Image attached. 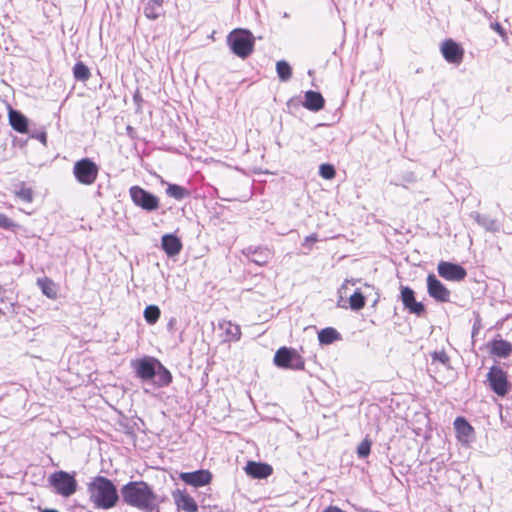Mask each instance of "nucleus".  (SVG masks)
I'll return each mask as SVG.
<instances>
[{
	"instance_id": "4",
	"label": "nucleus",
	"mask_w": 512,
	"mask_h": 512,
	"mask_svg": "<svg viewBox=\"0 0 512 512\" xmlns=\"http://www.w3.org/2000/svg\"><path fill=\"white\" fill-rule=\"evenodd\" d=\"M48 482L55 493L65 498L72 496L78 488L75 476L62 470L52 473Z\"/></svg>"
},
{
	"instance_id": "23",
	"label": "nucleus",
	"mask_w": 512,
	"mask_h": 512,
	"mask_svg": "<svg viewBox=\"0 0 512 512\" xmlns=\"http://www.w3.org/2000/svg\"><path fill=\"white\" fill-rule=\"evenodd\" d=\"M341 339V334L333 327H326L318 332V341L321 345H330Z\"/></svg>"
},
{
	"instance_id": "29",
	"label": "nucleus",
	"mask_w": 512,
	"mask_h": 512,
	"mask_svg": "<svg viewBox=\"0 0 512 512\" xmlns=\"http://www.w3.org/2000/svg\"><path fill=\"white\" fill-rule=\"evenodd\" d=\"M161 315V311L156 305H149L144 310V318L148 324H155Z\"/></svg>"
},
{
	"instance_id": "40",
	"label": "nucleus",
	"mask_w": 512,
	"mask_h": 512,
	"mask_svg": "<svg viewBox=\"0 0 512 512\" xmlns=\"http://www.w3.org/2000/svg\"><path fill=\"white\" fill-rule=\"evenodd\" d=\"M492 28L497 32L499 33L500 35L504 36V29L502 28V26L499 24V23H495L492 25Z\"/></svg>"
},
{
	"instance_id": "2",
	"label": "nucleus",
	"mask_w": 512,
	"mask_h": 512,
	"mask_svg": "<svg viewBox=\"0 0 512 512\" xmlns=\"http://www.w3.org/2000/svg\"><path fill=\"white\" fill-rule=\"evenodd\" d=\"M90 503L95 509L108 510L114 508L119 495L115 484L105 476H96L87 484Z\"/></svg>"
},
{
	"instance_id": "16",
	"label": "nucleus",
	"mask_w": 512,
	"mask_h": 512,
	"mask_svg": "<svg viewBox=\"0 0 512 512\" xmlns=\"http://www.w3.org/2000/svg\"><path fill=\"white\" fill-rule=\"evenodd\" d=\"M454 429L457 439L463 443H468L470 438L474 435V428L462 416L454 420Z\"/></svg>"
},
{
	"instance_id": "1",
	"label": "nucleus",
	"mask_w": 512,
	"mask_h": 512,
	"mask_svg": "<svg viewBox=\"0 0 512 512\" xmlns=\"http://www.w3.org/2000/svg\"><path fill=\"white\" fill-rule=\"evenodd\" d=\"M123 502L144 512H152L157 507V495L145 481H130L121 487Z\"/></svg>"
},
{
	"instance_id": "15",
	"label": "nucleus",
	"mask_w": 512,
	"mask_h": 512,
	"mask_svg": "<svg viewBox=\"0 0 512 512\" xmlns=\"http://www.w3.org/2000/svg\"><path fill=\"white\" fill-rule=\"evenodd\" d=\"M244 470L247 475L255 479H265L273 473V468L269 464L255 461H249Z\"/></svg>"
},
{
	"instance_id": "5",
	"label": "nucleus",
	"mask_w": 512,
	"mask_h": 512,
	"mask_svg": "<svg viewBox=\"0 0 512 512\" xmlns=\"http://www.w3.org/2000/svg\"><path fill=\"white\" fill-rule=\"evenodd\" d=\"M487 382L490 389L501 398L505 397L512 388L507 371L496 365L490 367Z\"/></svg>"
},
{
	"instance_id": "36",
	"label": "nucleus",
	"mask_w": 512,
	"mask_h": 512,
	"mask_svg": "<svg viewBox=\"0 0 512 512\" xmlns=\"http://www.w3.org/2000/svg\"><path fill=\"white\" fill-rule=\"evenodd\" d=\"M433 361H438L443 365H448L450 358L445 351H435L431 354Z\"/></svg>"
},
{
	"instance_id": "12",
	"label": "nucleus",
	"mask_w": 512,
	"mask_h": 512,
	"mask_svg": "<svg viewBox=\"0 0 512 512\" xmlns=\"http://www.w3.org/2000/svg\"><path fill=\"white\" fill-rule=\"evenodd\" d=\"M159 360L154 357H144L132 363L136 375L142 380H151L155 377Z\"/></svg>"
},
{
	"instance_id": "21",
	"label": "nucleus",
	"mask_w": 512,
	"mask_h": 512,
	"mask_svg": "<svg viewBox=\"0 0 512 512\" xmlns=\"http://www.w3.org/2000/svg\"><path fill=\"white\" fill-rule=\"evenodd\" d=\"M37 285L49 299L55 300L58 297V285L52 279L48 277L38 278Z\"/></svg>"
},
{
	"instance_id": "25",
	"label": "nucleus",
	"mask_w": 512,
	"mask_h": 512,
	"mask_svg": "<svg viewBox=\"0 0 512 512\" xmlns=\"http://www.w3.org/2000/svg\"><path fill=\"white\" fill-rule=\"evenodd\" d=\"M73 76L76 80L86 82L91 77L90 69L81 61L73 67Z\"/></svg>"
},
{
	"instance_id": "19",
	"label": "nucleus",
	"mask_w": 512,
	"mask_h": 512,
	"mask_svg": "<svg viewBox=\"0 0 512 512\" xmlns=\"http://www.w3.org/2000/svg\"><path fill=\"white\" fill-rule=\"evenodd\" d=\"M303 106L310 111H319L323 109L325 100L321 93L309 90L305 93Z\"/></svg>"
},
{
	"instance_id": "38",
	"label": "nucleus",
	"mask_w": 512,
	"mask_h": 512,
	"mask_svg": "<svg viewBox=\"0 0 512 512\" xmlns=\"http://www.w3.org/2000/svg\"><path fill=\"white\" fill-rule=\"evenodd\" d=\"M317 241L318 237L316 234L309 235L304 239L303 246L307 247L310 250L314 243H316Z\"/></svg>"
},
{
	"instance_id": "14",
	"label": "nucleus",
	"mask_w": 512,
	"mask_h": 512,
	"mask_svg": "<svg viewBox=\"0 0 512 512\" xmlns=\"http://www.w3.org/2000/svg\"><path fill=\"white\" fill-rule=\"evenodd\" d=\"M401 300L406 309L410 313L418 316L425 313V306L421 302H417L415 299L414 291L410 287L401 288Z\"/></svg>"
},
{
	"instance_id": "8",
	"label": "nucleus",
	"mask_w": 512,
	"mask_h": 512,
	"mask_svg": "<svg viewBox=\"0 0 512 512\" xmlns=\"http://www.w3.org/2000/svg\"><path fill=\"white\" fill-rule=\"evenodd\" d=\"M129 194L133 203L146 211L157 210L160 206L159 198L140 186L130 187Z\"/></svg>"
},
{
	"instance_id": "11",
	"label": "nucleus",
	"mask_w": 512,
	"mask_h": 512,
	"mask_svg": "<svg viewBox=\"0 0 512 512\" xmlns=\"http://www.w3.org/2000/svg\"><path fill=\"white\" fill-rule=\"evenodd\" d=\"M426 282L427 291L431 298L441 303L450 301V290L434 274H429Z\"/></svg>"
},
{
	"instance_id": "28",
	"label": "nucleus",
	"mask_w": 512,
	"mask_h": 512,
	"mask_svg": "<svg viewBox=\"0 0 512 512\" xmlns=\"http://www.w3.org/2000/svg\"><path fill=\"white\" fill-rule=\"evenodd\" d=\"M166 194L169 197H172L176 200H181L184 197H186L189 193L184 187H182L180 185L168 184L167 188H166Z\"/></svg>"
},
{
	"instance_id": "26",
	"label": "nucleus",
	"mask_w": 512,
	"mask_h": 512,
	"mask_svg": "<svg viewBox=\"0 0 512 512\" xmlns=\"http://www.w3.org/2000/svg\"><path fill=\"white\" fill-rule=\"evenodd\" d=\"M366 304V298L363 293L356 290L349 298V306L354 311H359L364 308Z\"/></svg>"
},
{
	"instance_id": "20",
	"label": "nucleus",
	"mask_w": 512,
	"mask_h": 512,
	"mask_svg": "<svg viewBox=\"0 0 512 512\" xmlns=\"http://www.w3.org/2000/svg\"><path fill=\"white\" fill-rule=\"evenodd\" d=\"M490 353L500 358H507L512 353V344L503 339H494L489 344Z\"/></svg>"
},
{
	"instance_id": "9",
	"label": "nucleus",
	"mask_w": 512,
	"mask_h": 512,
	"mask_svg": "<svg viewBox=\"0 0 512 512\" xmlns=\"http://www.w3.org/2000/svg\"><path fill=\"white\" fill-rule=\"evenodd\" d=\"M440 51L443 58L450 64L460 65L464 59V48L453 39H445Z\"/></svg>"
},
{
	"instance_id": "27",
	"label": "nucleus",
	"mask_w": 512,
	"mask_h": 512,
	"mask_svg": "<svg viewBox=\"0 0 512 512\" xmlns=\"http://www.w3.org/2000/svg\"><path fill=\"white\" fill-rule=\"evenodd\" d=\"M276 71L281 81L286 82L292 76V68L288 62L281 60L276 63Z\"/></svg>"
},
{
	"instance_id": "22",
	"label": "nucleus",
	"mask_w": 512,
	"mask_h": 512,
	"mask_svg": "<svg viewBox=\"0 0 512 512\" xmlns=\"http://www.w3.org/2000/svg\"><path fill=\"white\" fill-rule=\"evenodd\" d=\"M9 122L12 128L19 133H26L28 131L26 117L16 110H10Z\"/></svg>"
},
{
	"instance_id": "17",
	"label": "nucleus",
	"mask_w": 512,
	"mask_h": 512,
	"mask_svg": "<svg viewBox=\"0 0 512 512\" xmlns=\"http://www.w3.org/2000/svg\"><path fill=\"white\" fill-rule=\"evenodd\" d=\"M175 504L178 509L185 512H197L198 504L186 491H178L174 494Z\"/></svg>"
},
{
	"instance_id": "33",
	"label": "nucleus",
	"mask_w": 512,
	"mask_h": 512,
	"mask_svg": "<svg viewBox=\"0 0 512 512\" xmlns=\"http://www.w3.org/2000/svg\"><path fill=\"white\" fill-rule=\"evenodd\" d=\"M226 334L230 341H236L241 337V329L238 325L227 322Z\"/></svg>"
},
{
	"instance_id": "6",
	"label": "nucleus",
	"mask_w": 512,
	"mask_h": 512,
	"mask_svg": "<svg viewBox=\"0 0 512 512\" xmlns=\"http://www.w3.org/2000/svg\"><path fill=\"white\" fill-rule=\"evenodd\" d=\"M274 364L282 369L303 370L305 368V360L293 348H279L273 359Z\"/></svg>"
},
{
	"instance_id": "43",
	"label": "nucleus",
	"mask_w": 512,
	"mask_h": 512,
	"mask_svg": "<svg viewBox=\"0 0 512 512\" xmlns=\"http://www.w3.org/2000/svg\"><path fill=\"white\" fill-rule=\"evenodd\" d=\"M41 512H59V511H57L55 509H43V510H41Z\"/></svg>"
},
{
	"instance_id": "18",
	"label": "nucleus",
	"mask_w": 512,
	"mask_h": 512,
	"mask_svg": "<svg viewBox=\"0 0 512 512\" xmlns=\"http://www.w3.org/2000/svg\"><path fill=\"white\" fill-rule=\"evenodd\" d=\"M161 245L168 256H175L179 254L182 249L180 239L173 234H165L162 236Z\"/></svg>"
},
{
	"instance_id": "24",
	"label": "nucleus",
	"mask_w": 512,
	"mask_h": 512,
	"mask_svg": "<svg viewBox=\"0 0 512 512\" xmlns=\"http://www.w3.org/2000/svg\"><path fill=\"white\" fill-rule=\"evenodd\" d=\"M156 385L165 387L172 383L173 377L171 372L159 361L156 367Z\"/></svg>"
},
{
	"instance_id": "42",
	"label": "nucleus",
	"mask_w": 512,
	"mask_h": 512,
	"mask_svg": "<svg viewBox=\"0 0 512 512\" xmlns=\"http://www.w3.org/2000/svg\"><path fill=\"white\" fill-rule=\"evenodd\" d=\"M149 2L156 4L158 8H161L164 4V0H149Z\"/></svg>"
},
{
	"instance_id": "41",
	"label": "nucleus",
	"mask_w": 512,
	"mask_h": 512,
	"mask_svg": "<svg viewBox=\"0 0 512 512\" xmlns=\"http://www.w3.org/2000/svg\"><path fill=\"white\" fill-rule=\"evenodd\" d=\"M486 228L489 230H492V231H496L497 230L496 222L490 221L489 224L486 226Z\"/></svg>"
},
{
	"instance_id": "32",
	"label": "nucleus",
	"mask_w": 512,
	"mask_h": 512,
	"mask_svg": "<svg viewBox=\"0 0 512 512\" xmlns=\"http://www.w3.org/2000/svg\"><path fill=\"white\" fill-rule=\"evenodd\" d=\"M371 446H372V442L370 439L365 438L364 440H362L357 447L358 456L360 458H365V457L369 456V454L371 452Z\"/></svg>"
},
{
	"instance_id": "31",
	"label": "nucleus",
	"mask_w": 512,
	"mask_h": 512,
	"mask_svg": "<svg viewBox=\"0 0 512 512\" xmlns=\"http://www.w3.org/2000/svg\"><path fill=\"white\" fill-rule=\"evenodd\" d=\"M270 258V252L266 251H254L252 253V261L257 265L263 266L268 263Z\"/></svg>"
},
{
	"instance_id": "7",
	"label": "nucleus",
	"mask_w": 512,
	"mask_h": 512,
	"mask_svg": "<svg viewBox=\"0 0 512 512\" xmlns=\"http://www.w3.org/2000/svg\"><path fill=\"white\" fill-rule=\"evenodd\" d=\"M98 173V166L89 158L77 161L73 168L75 178L83 185H92L96 181Z\"/></svg>"
},
{
	"instance_id": "30",
	"label": "nucleus",
	"mask_w": 512,
	"mask_h": 512,
	"mask_svg": "<svg viewBox=\"0 0 512 512\" xmlns=\"http://www.w3.org/2000/svg\"><path fill=\"white\" fill-rule=\"evenodd\" d=\"M319 174L326 180H331L336 176V171L333 165L325 163L319 167Z\"/></svg>"
},
{
	"instance_id": "13",
	"label": "nucleus",
	"mask_w": 512,
	"mask_h": 512,
	"mask_svg": "<svg viewBox=\"0 0 512 512\" xmlns=\"http://www.w3.org/2000/svg\"><path fill=\"white\" fill-rule=\"evenodd\" d=\"M179 478L187 485L202 487L211 483L212 474L209 470H197L194 472H182Z\"/></svg>"
},
{
	"instance_id": "34",
	"label": "nucleus",
	"mask_w": 512,
	"mask_h": 512,
	"mask_svg": "<svg viewBox=\"0 0 512 512\" xmlns=\"http://www.w3.org/2000/svg\"><path fill=\"white\" fill-rule=\"evenodd\" d=\"M160 8H158L156 6V4H153L151 2H148V4L145 6L144 8V14L145 16L150 19V20H156L160 13H159V10Z\"/></svg>"
},
{
	"instance_id": "35",
	"label": "nucleus",
	"mask_w": 512,
	"mask_h": 512,
	"mask_svg": "<svg viewBox=\"0 0 512 512\" xmlns=\"http://www.w3.org/2000/svg\"><path fill=\"white\" fill-rule=\"evenodd\" d=\"M17 197L24 202L30 203L33 201V191L29 187H22L16 193Z\"/></svg>"
},
{
	"instance_id": "37",
	"label": "nucleus",
	"mask_w": 512,
	"mask_h": 512,
	"mask_svg": "<svg viewBox=\"0 0 512 512\" xmlns=\"http://www.w3.org/2000/svg\"><path fill=\"white\" fill-rule=\"evenodd\" d=\"M17 227V224L14 223L9 217L5 214L0 213V228L12 230Z\"/></svg>"
},
{
	"instance_id": "3",
	"label": "nucleus",
	"mask_w": 512,
	"mask_h": 512,
	"mask_svg": "<svg viewBox=\"0 0 512 512\" xmlns=\"http://www.w3.org/2000/svg\"><path fill=\"white\" fill-rule=\"evenodd\" d=\"M227 42L231 51L242 59H246L254 51L255 38L249 30H233L228 35Z\"/></svg>"
},
{
	"instance_id": "10",
	"label": "nucleus",
	"mask_w": 512,
	"mask_h": 512,
	"mask_svg": "<svg viewBox=\"0 0 512 512\" xmlns=\"http://www.w3.org/2000/svg\"><path fill=\"white\" fill-rule=\"evenodd\" d=\"M437 272L440 277L447 281L460 282L467 276L464 267L448 261H440L437 266Z\"/></svg>"
},
{
	"instance_id": "39",
	"label": "nucleus",
	"mask_w": 512,
	"mask_h": 512,
	"mask_svg": "<svg viewBox=\"0 0 512 512\" xmlns=\"http://www.w3.org/2000/svg\"><path fill=\"white\" fill-rule=\"evenodd\" d=\"M322 512H345V511L337 506L330 505L327 508H325Z\"/></svg>"
}]
</instances>
